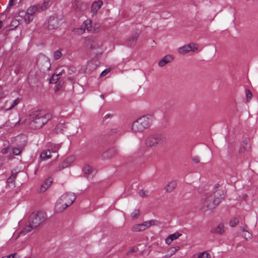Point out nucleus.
<instances>
[{"label":"nucleus","mask_w":258,"mask_h":258,"mask_svg":"<svg viewBox=\"0 0 258 258\" xmlns=\"http://www.w3.org/2000/svg\"><path fill=\"white\" fill-rule=\"evenodd\" d=\"M19 102H20V100L19 98H17L16 99L14 100L13 101V103H12L11 106L9 108L6 109V110H10L12 109L15 106H16L19 103Z\"/></svg>","instance_id":"obj_36"},{"label":"nucleus","mask_w":258,"mask_h":258,"mask_svg":"<svg viewBox=\"0 0 258 258\" xmlns=\"http://www.w3.org/2000/svg\"><path fill=\"white\" fill-rule=\"evenodd\" d=\"M113 116V115L112 114H111V113H109V114H106L104 117V119H106L107 118H111V117H112Z\"/></svg>","instance_id":"obj_49"},{"label":"nucleus","mask_w":258,"mask_h":258,"mask_svg":"<svg viewBox=\"0 0 258 258\" xmlns=\"http://www.w3.org/2000/svg\"><path fill=\"white\" fill-rule=\"evenodd\" d=\"M60 148L59 144H55L51 146L50 148V152L52 153H56Z\"/></svg>","instance_id":"obj_35"},{"label":"nucleus","mask_w":258,"mask_h":258,"mask_svg":"<svg viewBox=\"0 0 258 258\" xmlns=\"http://www.w3.org/2000/svg\"><path fill=\"white\" fill-rule=\"evenodd\" d=\"M16 0H10L9 5L12 6L15 5Z\"/></svg>","instance_id":"obj_52"},{"label":"nucleus","mask_w":258,"mask_h":258,"mask_svg":"<svg viewBox=\"0 0 258 258\" xmlns=\"http://www.w3.org/2000/svg\"><path fill=\"white\" fill-rule=\"evenodd\" d=\"M37 11H39L38 5L34 6L28 8L27 11V13L33 16V14Z\"/></svg>","instance_id":"obj_28"},{"label":"nucleus","mask_w":258,"mask_h":258,"mask_svg":"<svg viewBox=\"0 0 258 258\" xmlns=\"http://www.w3.org/2000/svg\"><path fill=\"white\" fill-rule=\"evenodd\" d=\"M2 258H20V256L19 255L15 253L10 254L8 256H3Z\"/></svg>","instance_id":"obj_42"},{"label":"nucleus","mask_w":258,"mask_h":258,"mask_svg":"<svg viewBox=\"0 0 258 258\" xmlns=\"http://www.w3.org/2000/svg\"><path fill=\"white\" fill-rule=\"evenodd\" d=\"M2 26H3V22L2 21H0V29L2 28Z\"/></svg>","instance_id":"obj_54"},{"label":"nucleus","mask_w":258,"mask_h":258,"mask_svg":"<svg viewBox=\"0 0 258 258\" xmlns=\"http://www.w3.org/2000/svg\"><path fill=\"white\" fill-rule=\"evenodd\" d=\"M214 233L221 234L224 232V226L222 224H219L217 227L213 230Z\"/></svg>","instance_id":"obj_23"},{"label":"nucleus","mask_w":258,"mask_h":258,"mask_svg":"<svg viewBox=\"0 0 258 258\" xmlns=\"http://www.w3.org/2000/svg\"><path fill=\"white\" fill-rule=\"evenodd\" d=\"M152 121V116L151 115H144L133 123L132 130L134 133L142 132L150 126Z\"/></svg>","instance_id":"obj_3"},{"label":"nucleus","mask_w":258,"mask_h":258,"mask_svg":"<svg viewBox=\"0 0 258 258\" xmlns=\"http://www.w3.org/2000/svg\"><path fill=\"white\" fill-rule=\"evenodd\" d=\"M243 151H244V150H243L242 148H241L240 149V152H243Z\"/></svg>","instance_id":"obj_57"},{"label":"nucleus","mask_w":258,"mask_h":258,"mask_svg":"<svg viewBox=\"0 0 258 258\" xmlns=\"http://www.w3.org/2000/svg\"><path fill=\"white\" fill-rule=\"evenodd\" d=\"M138 249V247H133V248H132L130 250H129L127 253H126V254L127 255H129V254H132V253L135 252Z\"/></svg>","instance_id":"obj_45"},{"label":"nucleus","mask_w":258,"mask_h":258,"mask_svg":"<svg viewBox=\"0 0 258 258\" xmlns=\"http://www.w3.org/2000/svg\"><path fill=\"white\" fill-rule=\"evenodd\" d=\"M181 235V234L177 232L170 234L165 239V243L169 245L171 244L173 240L178 238Z\"/></svg>","instance_id":"obj_16"},{"label":"nucleus","mask_w":258,"mask_h":258,"mask_svg":"<svg viewBox=\"0 0 258 258\" xmlns=\"http://www.w3.org/2000/svg\"><path fill=\"white\" fill-rule=\"evenodd\" d=\"M153 224H154V221L153 220L145 221L142 224L134 225L132 230L134 232L143 231Z\"/></svg>","instance_id":"obj_7"},{"label":"nucleus","mask_w":258,"mask_h":258,"mask_svg":"<svg viewBox=\"0 0 258 258\" xmlns=\"http://www.w3.org/2000/svg\"><path fill=\"white\" fill-rule=\"evenodd\" d=\"M28 81H29V83L30 84H35V82H36V80H33V75L32 74H30L28 76Z\"/></svg>","instance_id":"obj_43"},{"label":"nucleus","mask_w":258,"mask_h":258,"mask_svg":"<svg viewBox=\"0 0 258 258\" xmlns=\"http://www.w3.org/2000/svg\"><path fill=\"white\" fill-rule=\"evenodd\" d=\"M103 5V2L101 0L94 2L91 6V12L93 15L96 14L98 10Z\"/></svg>","instance_id":"obj_13"},{"label":"nucleus","mask_w":258,"mask_h":258,"mask_svg":"<svg viewBox=\"0 0 258 258\" xmlns=\"http://www.w3.org/2000/svg\"><path fill=\"white\" fill-rule=\"evenodd\" d=\"M60 20L56 16H50L47 20V28L49 30H53L57 28L60 25Z\"/></svg>","instance_id":"obj_6"},{"label":"nucleus","mask_w":258,"mask_h":258,"mask_svg":"<svg viewBox=\"0 0 258 258\" xmlns=\"http://www.w3.org/2000/svg\"><path fill=\"white\" fill-rule=\"evenodd\" d=\"M74 8L76 11H82L83 9L81 7L82 3L78 0H72L71 1Z\"/></svg>","instance_id":"obj_21"},{"label":"nucleus","mask_w":258,"mask_h":258,"mask_svg":"<svg viewBox=\"0 0 258 258\" xmlns=\"http://www.w3.org/2000/svg\"><path fill=\"white\" fill-rule=\"evenodd\" d=\"M198 258H209V254L208 252L204 251L201 253Z\"/></svg>","instance_id":"obj_41"},{"label":"nucleus","mask_w":258,"mask_h":258,"mask_svg":"<svg viewBox=\"0 0 258 258\" xmlns=\"http://www.w3.org/2000/svg\"><path fill=\"white\" fill-rule=\"evenodd\" d=\"M41 60L45 63V68H43V70H49L50 67V63L48 60V58L43 57Z\"/></svg>","instance_id":"obj_32"},{"label":"nucleus","mask_w":258,"mask_h":258,"mask_svg":"<svg viewBox=\"0 0 258 258\" xmlns=\"http://www.w3.org/2000/svg\"><path fill=\"white\" fill-rule=\"evenodd\" d=\"M46 219L45 213L40 211L32 213L30 216L29 224L26 226L20 233L19 235H25L33 229L36 228L43 223Z\"/></svg>","instance_id":"obj_2"},{"label":"nucleus","mask_w":258,"mask_h":258,"mask_svg":"<svg viewBox=\"0 0 258 258\" xmlns=\"http://www.w3.org/2000/svg\"><path fill=\"white\" fill-rule=\"evenodd\" d=\"M76 160L74 156H69L64 161H63L60 165L59 166V170L67 168L70 166Z\"/></svg>","instance_id":"obj_11"},{"label":"nucleus","mask_w":258,"mask_h":258,"mask_svg":"<svg viewBox=\"0 0 258 258\" xmlns=\"http://www.w3.org/2000/svg\"><path fill=\"white\" fill-rule=\"evenodd\" d=\"M166 141V138L162 134H154L149 136L146 140L145 144L148 147L161 145Z\"/></svg>","instance_id":"obj_5"},{"label":"nucleus","mask_w":258,"mask_h":258,"mask_svg":"<svg viewBox=\"0 0 258 258\" xmlns=\"http://www.w3.org/2000/svg\"><path fill=\"white\" fill-rule=\"evenodd\" d=\"M60 198L69 207L75 201L76 197L74 193L70 192L63 195Z\"/></svg>","instance_id":"obj_9"},{"label":"nucleus","mask_w":258,"mask_h":258,"mask_svg":"<svg viewBox=\"0 0 258 258\" xmlns=\"http://www.w3.org/2000/svg\"><path fill=\"white\" fill-rule=\"evenodd\" d=\"M140 214L139 210H135L131 214V217L132 219H135L138 218Z\"/></svg>","instance_id":"obj_38"},{"label":"nucleus","mask_w":258,"mask_h":258,"mask_svg":"<svg viewBox=\"0 0 258 258\" xmlns=\"http://www.w3.org/2000/svg\"><path fill=\"white\" fill-rule=\"evenodd\" d=\"M52 180L50 178L46 179L44 182L42 184L40 188V192L45 191L51 184Z\"/></svg>","instance_id":"obj_17"},{"label":"nucleus","mask_w":258,"mask_h":258,"mask_svg":"<svg viewBox=\"0 0 258 258\" xmlns=\"http://www.w3.org/2000/svg\"><path fill=\"white\" fill-rule=\"evenodd\" d=\"M64 71L62 70L61 72H59L58 74H53L49 80V83L51 84H55L59 79V76L62 75Z\"/></svg>","instance_id":"obj_19"},{"label":"nucleus","mask_w":258,"mask_h":258,"mask_svg":"<svg viewBox=\"0 0 258 258\" xmlns=\"http://www.w3.org/2000/svg\"><path fill=\"white\" fill-rule=\"evenodd\" d=\"M91 23L92 22L90 20H87L85 21L80 28L75 29V33L78 35H80L83 34L85 32V30H87L89 32L91 31Z\"/></svg>","instance_id":"obj_8"},{"label":"nucleus","mask_w":258,"mask_h":258,"mask_svg":"<svg viewBox=\"0 0 258 258\" xmlns=\"http://www.w3.org/2000/svg\"><path fill=\"white\" fill-rule=\"evenodd\" d=\"M220 185L219 183H216L215 184L214 186H213V188L214 189H217V188H218L219 187Z\"/></svg>","instance_id":"obj_53"},{"label":"nucleus","mask_w":258,"mask_h":258,"mask_svg":"<svg viewBox=\"0 0 258 258\" xmlns=\"http://www.w3.org/2000/svg\"><path fill=\"white\" fill-rule=\"evenodd\" d=\"M202 210L204 212L212 210L218 205L211 195L204 196L201 200Z\"/></svg>","instance_id":"obj_4"},{"label":"nucleus","mask_w":258,"mask_h":258,"mask_svg":"<svg viewBox=\"0 0 258 258\" xmlns=\"http://www.w3.org/2000/svg\"><path fill=\"white\" fill-rule=\"evenodd\" d=\"M239 223V220L237 218H232L229 222V224L231 227H235Z\"/></svg>","instance_id":"obj_34"},{"label":"nucleus","mask_w":258,"mask_h":258,"mask_svg":"<svg viewBox=\"0 0 258 258\" xmlns=\"http://www.w3.org/2000/svg\"><path fill=\"white\" fill-rule=\"evenodd\" d=\"M50 0H44L43 5H38V10L39 12L45 10L48 6Z\"/></svg>","instance_id":"obj_25"},{"label":"nucleus","mask_w":258,"mask_h":258,"mask_svg":"<svg viewBox=\"0 0 258 258\" xmlns=\"http://www.w3.org/2000/svg\"><path fill=\"white\" fill-rule=\"evenodd\" d=\"M23 146L21 145L18 147H15L12 150L13 154L15 155H19L23 150Z\"/></svg>","instance_id":"obj_29"},{"label":"nucleus","mask_w":258,"mask_h":258,"mask_svg":"<svg viewBox=\"0 0 258 258\" xmlns=\"http://www.w3.org/2000/svg\"><path fill=\"white\" fill-rule=\"evenodd\" d=\"M40 60H41L40 59H39V60H38V62H37L38 64H39V65H40V64H41V62H40Z\"/></svg>","instance_id":"obj_56"},{"label":"nucleus","mask_w":258,"mask_h":258,"mask_svg":"<svg viewBox=\"0 0 258 258\" xmlns=\"http://www.w3.org/2000/svg\"><path fill=\"white\" fill-rule=\"evenodd\" d=\"M9 148H4L2 150L1 152L3 154H6L8 152Z\"/></svg>","instance_id":"obj_50"},{"label":"nucleus","mask_w":258,"mask_h":258,"mask_svg":"<svg viewBox=\"0 0 258 258\" xmlns=\"http://www.w3.org/2000/svg\"><path fill=\"white\" fill-rule=\"evenodd\" d=\"M174 59L173 56L170 54H167L163 57L158 62V65L160 67L165 66L166 64L171 62Z\"/></svg>","instance_id":"obj_12"},{"label":"nucleus","mask_w":258,"mask_h":258,"mask_svg":"<svg viewBox=\"0 0 258 258\" xmlns=\"http://www.w3.org/2000/svg\"><path fill=\"white\" fill-rule=\"evenodd\" d=\"M245 94L247 101H249L252 98V95L251 92L248 89L245 90Z\"/></svg>","instance_id":"obj_39"},{"label":"nucleus","mask_w":258,"mask_h":258,"mask_svg":"<svg viewBox=\"0 0 258 258\" xmlns=\"http://www.w3.org/2000/svg\"><path fill=\"white\" fill-rule=\"evenodd\" d=\"M66 128V125L63 123L58 124L55 128L56 133H62L63 130Z\"/></svg>","instance_id":"obj_26"},{"label":"nucleus","mask_w":258,"mask_h":258,"mask_svg":"<svg viewBox=\"0 0 258 258\" xmlns=\"http://www.w3.org/2000/svg\"><path fill=\"white\" fill-rule=\"evenodd\" d=\"M138 33H136L135 34H133L130 37V38L128 39L130 45H133L136 42L137 38L138 37Z\"/></svg>","instance_id":"obj_27"},{"label":"nucleus","mask_w":258,"mask_h":258,"mask_svg":"<svg viewBox=\"0 0 258 258\" xmlns=\"http://www.w3.org/2000/svg\"><path fill=\"white\" fill-rule=\"evenodd\" d=\"M33 19V16H32L30 14H28L27 13L25 14V15L24 16V20L26 23H27V24L30 23L31 22H32Z\"/></svg>","instance_id":"obj_33"},{"label":"nucleus","mask_w":258,"mask_h":258,"mask_svg":"<svg viewBox=\"0 0 258 258\" xmlns=\"http://www.w3.org/2000/svg\"><path fill=\"white\" fill-rule=\"evenodd\" d=\"M193 161L196 163H200V158L198 156H195L192 158Z\"/></svg>","instance_id":"obj_48"},{"label":"nucleus","mask_w":258,"mask_h":258,"mask_svg":"<svg viewBox=\"0 0 258 258\" xmlns=\"http://www.w3.org/2000/svg\"><path fill=\"white\" fill-rule=\"evenodd\" d=\"M51 117L50 114H45L42 111H34L30 115V127L33 129L40 128L50 119Z\"/></svg>","instance_id":"obj_1"},{"label":"nucleus","mask_w":258,"mask_h":258,"mask_svg":"<svg viewBox=\"0 0 258 258\" xmlns=\"http://www.w3.org/2000/svg\"><path fill=\"white\" fill-rule=\"evenodd\" d=\"M241 229H242V230L244 232V231H246L247 232V234H245V237H246V238L247 239V238H250V235L249 234V233L248 232H247V231H245L244 229L243 228H241Z\"/></svg>","instance_id":"obj_51"},{"label":"nucleus","mask_w":258,"mask_h":258,"mask_svg":"<svg viewBox=\"0 0 258 258\" xmlns=\"http://www.w3.org/2000/svg\"><path fill=\"white\" fill-rule=\"evenodd\" d=\"M117 152L115 148H111L102 154V157L104 159H108L112 158L116 154Z\"/></svg>","instance_id":"obj_14"},{"label":"nucleus","mask_w":258,"mask_h":258,"mask_svg":"<svg viewBox=\"0 0 258 258\" xmlns=\"http://www.w3.org/2000/svg\"><path fill=\"white\" fill-rule=\"evenodd\" d=\"M19 123V121H18L17 123H16L15 125H17V124H18Z\"/></svg>","instance_id":"obj_58"},{"label":"nucleus","mask_w":258,"mask_h":258,"mask_svg":"<svg viewBox=\"0 0 258 258\" xmlns=\"http://www.w3.org/2000/svg\"><path fill=\"white\" fill-rule=\"evenodd\" d=\"M50 153V149L44 150L40 155V157L41 159L44 160L48 159L51 157Z\"/></svg>","instance_id":"obj_22"},{"label":"nucleus","mask_w":258,"mask_h":258,"mask_svg":"<svg viewBox=\"0 0 258 258\" xmlns=\"http://www.w3.org/2000/svg\"><path fill=\"white\" fill-rule=\"evenodd\" d=\"M67 207H68V206H67L66 204L62 202L60 198L56 203L55 210L56 212L59 213L63 211Z\"/></svg>","instance_id":"obj_15"},{"label":"nucleus","mask_w":258,"mask_h":258,"mask_svg":"<svg viewBox=\"0 0 258 258\" xmlns=\"http://www.w3.org/2000/svg\"><path fill=\"white\" fill-rule=\"evenodd\" d=\"M211 196L213 197L215 202L218 205L225 197V192L223 189H219L216 190Z\"/></svg>","instance_id":"obj_10"},{"label":"nucleus","mask_w":258,"mask_h":258,"mask_svg":"<svg viewBox=\"0 0 258 258\" xmlns=\"http://www.w3.org/2000/svg\"><path fill=\"white\" fill-rule=\"evenodd\" d=\"M83 173L86 175L92 174L93 171L92 168L89 165H85L83 168Z\"/></svg>","instance_id":"obj_24"},{"label":"nucleus","mask_w":258,"mask_h":258,"mask_svg":"<svg viewBox=\"0 0 258 258\" xmlns=\"http://www.w3.org/2000/svg\"><path fill=\"white\" fill-rule=\"evenodd\" d=\"M100 45V43H98V44H97V46H96V43H95V41H93L91 44V48H92V49H94L96 47H99Z\"/></svg>","instance_id":"obj_46"},{"label":"nucleus","mask_w":258,"mask_h":258,"mask_svg":"<svg viewBox=\"0 0 258 258\" xmlns=\"http://www.w3.org/2000/svg\"><path fill=\"white\" fill-rule=\"evenodd\" d=\"M188 46H189L190 47V51L193 52L196 51L198 48V45L196 43H191L188 44Z\"/></svg>","instance_id":"obj_37"},{"label":"nucleus","mask_w":258,"mask_h":258,"mask_svg":"<svg viewBox=\"0 0 258 258\" xmlns=\"http://www.w3.org/2000/svg\"><path fill=\"white\" fill-rule=\"evenodd\" d=\"M179 249V246H175V247H172L170 248L167 251V252L168 253V255L171 256L175 252H176L177 250H178Z\"/></svg>","instance_id":"obj_31"},{"label":"nucleus","mask_w":258,"mask_h":258,"mask_svg":"<svg viewBox=\"0 0 258 258\" xmlns=\"http://www.w3.org/2000/svg\"><path fill=\"white\" fill-rule=\"evenodd\" d=\"M190 51V47L187 45H184L178 49V52L181 54H185Z\"/></svg>","instance_id":"obj_20"},{"label":"nucleus","mask_w":258,"mask_h":258,"mask_svg":"<svg viewBox=\"0 0 258 258\" xmlns=\"http://www.w3.org/2000/svg\"><path fill=\"white\" fill-rule=\"evenodd\" d=\"M177 183L176 181H171L165 187V189L167 192L172 191L176 187Z\"/></svg>","instance_id":"obj_18"},{"label":"nucleus","mask_w":258,"mask_h":258,"mask_svg":"<svg viewBox=\"0 0 258 258\" xmlns=\"http://www.w3.org/2000/svg\"><path fill=\"white\" fill-rule=\"evenodd\" d=\"M61 52L59 50H56L54 52V58L56 60L58 59L61 57Z\"/></svg>","instance_id":"obj_40"},{"label":"nucleus","mask_w":258,"mask_h":258,"mask_svg":"<svg viewBox=\"0 0 258 258\" xmlns=\"http://www.w3.org/2000/svg\"><path fill=\"white\" fill-rule=\"evenodd\" d=\"M100 97L102 99H104V95H103V94L100 95Z\"/></svg>","instance_id":"obj_55"},{"label":"nucleus","mask_w":258,"mask_h":258,"mask_svg":"<svg viewBox=\"0 0 258 258\" xmlns=\"http://www.w3.org/2000/svg\"><path fill=\"white\" fill-rule=\"evenodd\" d=\"M16 175H17L16 173H14L13 172L12 173L11 175L9 177V178L7 180V182L9 185H10V184H12L13 185V182L15 181Z\"/></svg>","instance_id":"obj_30"},{"label":"nucleus","mask_w":258,"mask_h":258,"mask_svg":"<svg viewBox=\"0 0 258 258\" xmlns=\"http://www.w3.org/2000/svg\"><path fill=\"white\" fill-rule=\"evenodd\" d=\"M148 191H145L144 190H140L139 191V195L141 197H147L148 196Z\"/></svg>","instance_id":"obj_44"},{"label":"nucleus","mask_w":258,"mask_h":258,"mask_svg":"<svg viewBox=\"0 0 258 258\" xmlns=\"http://www.w3.org/2000/svg\"><path fill=\"white\" fill-rule=\"evenodd\" d=\"M110 70L109 69H106L103 71L100 74V77L105 76L106 74H107L109 72Z\"/></svg>","instance_id":"obj_47"}]
</instances>
